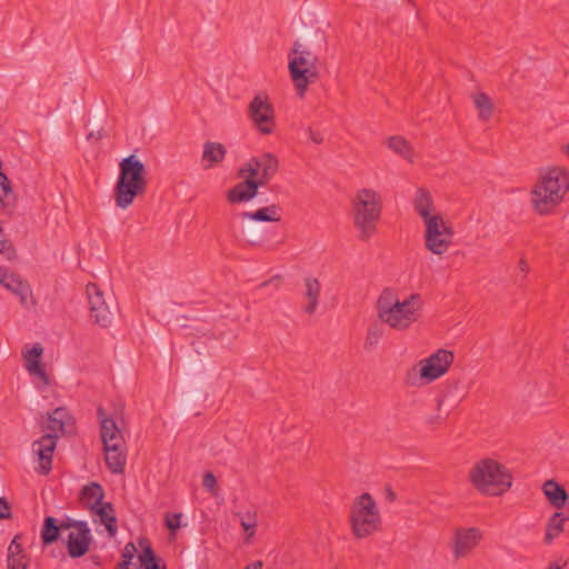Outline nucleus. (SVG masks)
<instances>
[{
    "mask_svg": "<svg viewBox=\"0 0 569 569\" xmlns=\"http://www.w3.org/2000/svg\"><path fill=\"white\" fill-rule=\"evenodd\" d=\"M92 541L91 530L86 527L79 531H71L67 539V550L71 558H80L84 556L90 548Z\"/></svg>",
    "mask_w": 569,
    "mask_h": 569,
    "instance_id": "nucleus-17",
    "label": "nucleus"
},
{
    "mask_svg": "<svg viewBox=\"0 0 569 569\" xmlns=\"http://www.w3.org/2000/svg\"><path fill=\"white\" fill-rule=\"evenodd\" d=\"M388 495H389V498H390L391 500H393V499H395V497H396V496H395V493H393L391 490H389Z\"/></svg>",
    "mask_w": 569,
    "mask_h": 569,
    "instance_id": "nucleus-50",
    "label": "nucleus"
},
{
    "mask_svg": "<svg viewBox=\"0 0 569 569\" xmlns=\"http://www.w3.org/2000/svg\"><path fill=\"white\" fill-rule=\"evenodd\" d=\"M131 569V568H130Z\"/></svg>",
    "mask_w": 569,
    "mask_h": 569,
    "instance_id": "nucleus-55",
    "label": "nucleus"
},
{
    "mask_svg": "<svg viewBox=\"0 0 569 569\" xmlns=\"http://www.w3.org/2000/svg\"><path fill=\"white\" fill-rule=\"evenodd\" d=\"M412 204L415 211L423 222L428 219L440 216V213L436 212L432 196L426 188L421 187L417 189Z\"/></svg>",
    "mask_w": 569,
    "mask_h": 569,
    "instance_id": "nucleus-19",
    "label": "nucleus"
},
{
    "mask_svg": "<svg viewBox=\"0 0 569 569\" xmlns=\"http://www.w3.org/2000/svg\"><path fill=\"white\" fill-rule=\"evenodd\" d=\"M241 527L248 532L247 540L253 537L257 527V515L248 512L241 518Z\"/></svg>",
    "mask_w": 569,
    "mask_h": 569,
    "instance_id": "nucleus-34",
    "label": "nucleus"
},
{
    "mask_svg": "<svg viewBox=\"0 0 569 569\" xmlns=\"http://www.w3.org/2000/svg\"><path fill=\"white\" fill-rule=\"evenodd\" d=\"M468 481L479 493L497 497L511 488L512 476L505 465L492 458H483L471 466Z\"/></svg>",
    "mask_w": 569,
    "mask_h": 569,
    "instance_id": "nucleus-3",
    "label": "nucleus"
},
{
    "mask_svg": "<svg viewBox=\"0 0 569 569\" xmlns=\"http://www.w3.org/2000/svg\"><path fill=\"white\" fill-rule=\"evenodd\" d=\"M530 268L528 262L525 259H520L518 264V271L521 274V280H523L527 277V273L529 272Z\"/></svg>",
    "mask_w": 569,
    "mask_h": 569,
    "instance_id": "nucleus-42",
    "label": "nucleus"
},
{
    "mask_svg": "<svg viewBox=\"0 0 569 569\" xmlns=\"http://www.w3.org/2000/svg\"><path fill=\"white\" fill-rule=\"evenodd\" d=\"M137 552V548L133 542H128L122 551V559L123 560H132L134 555Z\"/></svg>",
    "mask_w": 569,
    "mask_h": 569,
    "instance_id": "nucleus-41",
    "label": "nucleus"
},
{
    "mask_svg": "<svg viewBox=\"0 0 569 569\" xmlns=\"http://www.w3.org/2000/svg\"><path fill=\"white\" fill-rule=\"evenodd\" d=\"M10 271L7 267L0 266V283L3 284L8 277L10 276Z\"/></svg>",
    "mask_w": 569,
    "mask_h": 569,
    "instance_id": "nucleus-45",
    "label": "nucleus"
},
{
    "mask_svg": "<svg viewBox=\"0 0 569 569\" xmlns=\"http://www.w3.org/2000/svg\"><path fill=\"white\" fill-rule=\"evenodd\" d=\"M271 281H272V280H267V281L262 282V283H261V287H266V286H268Z\"/></svg>",
    "mask_w": 569,
    "mask_h": 569,
    "instance_id": "nucleus-51",
    "label": "nucleus"
},
{
    "mask_svg": "<svg viewBox=\"0 0 569 569\" xmlns=\"http://www.w3.org/2000/svg\"><path fill=\"white\" fill-rule=\"evenodd\" d=\"M248 116L261 134H271L276 128L274 110L266 94L253 97L248 107Z\"/></svg>",
    "mask_w": 569,
    "mask_h": 569,
    "instance_id": "nucleus-11",
    "label": "nucleus"
},
{
    "mask_svg": "<svg viewBox=\"0 0 569 569\" xmlns=\"http://www.w3.org/2000/svg\"><path fill=\"white\" fill-rule=\"evenodd\" d=\"M202 486L210 493L216 495V488H217V478H216V476L212 472H210V471L206 472L203 475Z\"/></svg>",
    "mask_w": 569,
    "mask_h": 569,
    "instance_id": "nucleus-38",
    "label": "nucleus"
},
{
    "mask_svg": "<svg viewBox=\"0 0 569 569\" xmlns=\"http://www.w3.org/2000/svg\"><path fill=\"white\" fill-rule=\"evenodd\" d=\"M381 518L378 506L369 493H362L355 501L350 510V526L352 533L361 539L379 529Z\"/></svg>",
    "mask_w": 569,
    "mask_h": 569,
    "instance_id": "nucleus-9",
    "label": "nucleus"
},
{
    "mask_svg": "<svg viewBox=\"0 0 569 569\" xmlns=\"http://www.w3.org/2000/svg\"><path fill=\"white\" fill-rule=\"evenodd\" d=\"M473 103L479 112L480 120L487 121L491 118L493 112V103L486 93H477L473 97Z\"/></svg>",
    "mask_w": 569,
    "mask_h": 569,
    "instance_id": "nucleus-31",
    "label": "nucleus"
},
{
    "mask_svg": "<svg viewBox=\"0 0 569 569\" xmlns=\"http://www.w3.org/2000/svg\"><path fill=\"white\" fill-rule=\"evenodd\" d=\"M321 284L315 277H307L305 279V292L303 296L307 299V303L303 305L302 310L308 315H313L318 308L320 298Z\"/></svg>",
    "mask_w": 569,
    "mask_h": 569,
    "instance_id": "nucleus-21",
    "label": "nucleus"
},
{
    "mask_svg": "<svg viewBox=\"0 0 569 569\" xmlns=\"http://www.w3.org/2000/svg\"><path fill=\"white\" fill-rule=\"evenodd\" d=\"M43 348L40 343H36L31 349L22 353L27 371L31 376L39 378L44 386H48L49 376L41 362Z\"/></svg>",
    "mask_w": 569,
    "mask_h": 569,
    "instance_id": "nucleus-16",
    "label": "nucleus"
},
{
    "mask_svg": "<svg viewBox=\"0 0 569 569\" xmlns=\"http://www.w3.org/2000/svg\"><path fill=\"white\" fill-rule=\"evenodd\" d=\"M566 152L569 156V144L566 146Z\"/></svg>",
    "mask_w": 569,
    "mask_h": 569,
    "instance_id": "nucleus-53",
    "label": "nucleus"
},
{
    "mask_svg": "<svg viewBox=\"0 0 569 569\" xmlns=\"http://www.w3.org/2000/svg\"><path fill=\"white\" fill-rule=\"evenodd\" d=\"M251 238H252V239L250 240L251 244L257 246V244H260V243L262 242V238H261L257 232H256V233H252V234H251Z\"/></svg>",
    "mask_w": 569,
    "mask_h": 569,
    "instance_id": "nucleus-47",
    "label": "nucleus"
},
{
    "mask_svg": "<svg viewBox=\"0 0 569 569\" xmlns=\"http://www.w3.org/2000/svg\"><path fill=\"white\" fill-rule=\"evenodd\" d=\"M11 517V506L6 498H0V520L10 519Z\"/></svg>",
    "mask_w": 569,
    "mask_h": 569,
    "instance_id": "nucleus-40",
    "label": "nucleus"
},
{
    "mask_svg": "<svg viewBox=\"0 0 569 569\" xmlns=\"http://www.w3.org/2000/svg\"><path fill=\"white\" fill-rule=\"evenodd\" d=\"M435 421H436V418L429 419V422H435Z\"/></svg>",
    "mask_w": 569,
    "mask_h": 569,
    "instance_id": "nucleus-54",
    "label": "nucleus"
},
{
    "mask_svg": "<svg viewBox=\"0 0 569 569\" xmlns=\"http://www.w3.org/2000/svg\"><path fill=\"white\" fill-rule=\"evenodd\" d=\"M569 190V173L553 167L543 172L531 191V203L539 214L550 213Z\"/></svg>",
    "mask_w": 569,
    "mask_h": 569,
    "instance_id": "nucleus-4",
    "label": "nucleus"
},
{
    "mask_svg": "<svg viewBox=\"0 0 569 569\" xmlns=\"http://www.w3.org/2000/svg\"><path fill=\"white\" fill-rule=\"evenodd\" d=\"M87 295L90 306V318L102 328L109 327L112 320V312L103 297V292L96 283H88Z\"/></svg>",
    "mask_w": 569,
    "mask_h": 569,
    "instance_id": "nucleus-13",
    "label": "nucleus"
},
{
    "mask_svg": "<svg viewBox=\"0 0 569 569\" xmlns=\"http://www.w3.org/2000/svg\"><path fill=\"white\" fill-rule=\"evenodd\" d=\"M257 167L259 177L257 180H243L227 191V200L231 203H242L252 200L260 187H264L277 173L279 168L278 158L270 152H264L258 157Z\"/></svg>",
    "mask_w": 569,
    "mask_h": 569,
    "instance_id": "nucleus-7",
    "label": "nucleus"
},
{
    "mask_svg": "<svg viewBox=\"0 0 569 569\" xmlns=\"http://www.w3.org/2000/svg\"><path fill=\"white\" fill-rule=\"evenodd\" d=\"M104 491L100 483L91 482L84 486L80 492V500L82 505L90 511L97 509L103 502Z\"/></svg>",
    "mask_w": 569,
    "mask_h": 569,
    "instance_id": "nucleus-24",
    "label": "nucleus"
},
{
    "mask_svg": "<svg viewBox=\"0 0 569 569\" xmlns=\"http://www.w3.org/2000/svg\"><path fill=\"white\" fill-rule=\"evenodd\" d=\"M144 164L134 156L123 158L119 163V177L114 186V202L120 209L130 207L134 199L147 191Z\"/></svg>",
    "mask_w": 569,
    "mask_h": 569,
    "instance_id": "nucleus-5",
    "label": "nucleus"
},
{
    "mask_svg": "<svg viewBox=\"0 0 569 569\" xmlns=\"http://www.w3.org/2000/svg\"><path fill=\"white\" fill-rule=\"evenodd\" d=\"M60 529L61 530H69V529H73L74 531H79L86 527H88L87 522L86 521H82V520H74V519H71V518H67L66 520H62L60 523Z\"/></svg>",
    "mask_w": 569,
    "mask_h": 569,
    "instance_id": "nucleus-36",
    "label": "nucleus"
},
{
    "mask_svg": "<svg viewBox=\"0 0 569 569\" xmlns=\"http://www.w3.org/2000/svg\"><path fill=\"white\" fill-rule=\"evenodd\" d=\"M60 531L61 529L58 520L52 516L46 517L40 535L42 545L50 546L54 543L59 539Z\"/></svg>",
    "mask_w": 569,
    "mask_h": 569,
    "instance_id": "nucleus-28",
    "label": "nucleus"
},
{
    "mask_svg": "<svg viewBox=\"0 0 569 569\" xmlns=\"http://www.w3.org/2000/svg\"><path fill=\"white\" fill-rule=\"evenodd\" d=\"M120 568L122 569H130L131 567V561L130 560H123L119 563Z\"/></svg>",
    "mask_w": 569,
    "mask_h": 569,
    "instance_id": "nucleus-48",
    "label": "nucleus"
},
{
    "mask_svg": "<svg viewBox=\"0 0 569 569\" xmlns=\"http://www.w3.org/2000/svg\"><path fill=\"white\" fill-rule=\"evenodd\" d=\"M29 561L30 559L28 555L7 557V567L8 569H27Z\"/></svg>",
    "mask_w": 569,
    "mask_h": 569,
    "instance_id": "nucleus-35",
    "label": "nucleus"
},
{
    "mask_svg": "<svg viewBox=\"0 0 569 569\" xmlns=\"http://www.w3.org/2000/svg\"><path fill=\"white\" fill-rule=\"evenodd\" d=\"M263 562L261 560H257L252 563H249L243 569H262Z\"/></svg>",
    "mask_w": 569,
    "mask_h": 569,
    "instance_id": "nucleus-46",
    "label": "nucleus"
},
{
    "mask_svg": "<svg viewBox=\"0 0 569 569\" xmlns=\"http://www.w3.org/2000/svg\"><path fill=\"white\" fill-rule=\"evenodd\" d=\"M97 416L100 422V432L103 447L126 442L116 421L108 417L102 407L97 409Z\"/></svg>",
    "mask_w": 569,
    "mask_h": 569,
    "instance_id": "nucleus-15",
    "label": "nucleus"
},
{
    "mask_svg": "<svg viewBox=\"0 0 569 569\" xmlns=\"http://www.w3.org/2000/svg\"><path fill=\"white\" fill-rule=\"evenodd\" d=\"M425 223V246L433 254L442 256L452 243L453 229L440 214L428 219Z\"/></svg>",
    "mask_w": 569,
    "mask_h": 569,
    "instance_id": "nucleus-10",
    "label": "nucleus"
},
{
    "mask_svg": "<svg viewBox=\"0 0 569 569\" xmlns=\"http://www.w3.org/2000/svg\"><path fill=\"white\" fill-rule=\"evenodd\" d=\"M21 539V535H16L12 539L11 543L8 547V555L7 557H16L20 555H27L22 548L21 542L19 541Z\"/></svg>",
    "mask_w": 569,
    "mask_h": 569,
    "instance_id": "nucleus-37",
    "label": "nucleus"
},
{
    "mask_svg": "<svg viewBox=\"0 0 569 569\" xmlns=\"http://www.w3.org/2000/svg\"><path fill=\"white\" fill-rule=\"evenodd\" d=\"M482 533L478 528H459L455 532L452 551L455 558L459 559L471 552L480 542Z\"/></svg>",
    "mask_w": 569,
    "mask_h": 569,
    "instance_id": "nucleus-14",
    "label": "nucleus"
},
{
    "mask_svg": "<svg viewBox=\"0 0 569 569\" xmlns=\"http://www.w3.org/2000/svg\"><path fill=\"white\" fill-rule=\"evenodd\" d=\"M352 220L359 239L367 241L377 232V224L382 213L381 196L373 189H359L352 200Z\"/></svg>",
    "mask_w": 569,
    "mask_h": 569,
    "instance_id": "nucleus-6",
    "label": "nucleus"
},
{
    "mask_svg": "<svg viewBox=\"0 0 569 569\" xmlns=\"http://www.w3.org/2000/svg\"><path fill=\"white\" fill-rule=\"evenodd\" d=\"M91 511L99 516L100 521L104 525L108 533L113 537L118 529L113 505L111 502H101L97 509Z\"/></svg>",
    "mask_w": 569,
    "mask_h": 569,
    "instance_id": "nucleus-26",
    "label": "nucleus"
},
{
    "mask_svg": "<svg viewBox=\"0 0 569 569\" xmlns=\"http://www.w3.org/2000/svg\"><path fill=\"white\" fill-rule=\"evenodd\" d=\"M180 519H181V515L180 513L168 515L166 517V526H167V528L174 532L177 529L180 528Z\"/></svg>",
    "mask_w": 569,
    "mask_h": 569,
    "instance_id": "nucleus-39",
    "label": "nucleus"
},
{
    "mask_svg": "<svg viewBox=\"0 0 569 569\" xmlns=\"http://www.w3.org/2000/svg\"><path fill=\"white\" fill-rule=\"evenodd\" d=\"M422 305L421 296L418 293H411L400 300L392 288H386L377 300V316L390 328L405 331L419 319Z\"/></svg>",
    "mask_w": 569,
    "mask_h": 569,
    "instance_id": "nucleus-1",
    "label": "nucleus"
},
{
    "mask_svg": "<svg viewBox=\"0 0 569 569\" xmlns=\"http://www.w3.org/2000/svg\"><path fill=\"white\" fill-rule=\"evenodd\" d=\"M567 518L562 512H555L549 519L546 528L545 541L551 543L563 531V525Z\"/></svg>",
    "mask_w": 569,
    "mask_h": 569,
    "instance_id": "nucleus-29",
    "label": "nucleus"
},
{
    "mask_svg": "<svg viewBox=\"0 0 569 569\" xmlns=\"http://www.w3.org/2000/svg\"><path fill=\"white\" fill-rule=\"evenodd\" d=\"M104 137L103 134V130H98L97 132H89L88 136H87V140L88 141H92V140H101L102 138Z\"/></svg>",
    "mask_w": 569,
    "mask_h": 569,
    "instance_id": "nucleus-44",
    "label": "nucleus"
},
{
    "mask_svg": "<svg viewBox=\"0 0 569 569\" xmlns=\"http://www.w3.org/2000/svg\"><path fill=\"white\" fill-rule=\"evenodd\" d=\"M73 426L74 419L64 407L56 408L52 412L48 413L47 423L43 427L47 432L32 443V450L39 460L37 471L40 475H48L50 472L57 439L71 432Z\"/></svg>",
    "mask_w": 569,
    "mask_h": 569,
    "instance_id": "nucleus-2",
    "label": "nucleus"
},
{
    "mask_svg": "<svg viewBox=\"0 0 569 569\" xmlns=\"http://www.w3.org/2000/svg\"><path fill=\"white\" fill-rule=\"evenodd\" d=\"M293 58L289 61V72L300 98L306 94L308 86L318 79L316 63L318 61L308 48L296 42L292 50Z\"/></svg>",
    "mask_w": 569,
    "mask_h": 569,
    "instance_id": "nucleus-8",
    "label": "nucleus"
},
{
    "mask_svg": "<svg viewBox=\"0 0 569 569\" xmlns=\"http://www.w3.org/2000/svg\"><path fill=\"white\" fill-rule=\"evenodd\" d=\"M240 217L260 222H278L281 220L280 207L278 204L262 207L253 212L246 211L240 213Z\"/></svg>",
    "mask_w": 569,
    "mask_h": 569,
    "instance_id": "nucleus-25",
    "label": "nucleus"
},
{
    "mask_svg": "<svg viewBox=\"0 0 569 569\" xmlns=\"http://www.w3.org/2000/svg\"><path fill=\"white\" fill-rule=\"evenodd\" d=\"M442 402H443V399H439V400H438V406H437V407H438V409H440V408H441Z\"/></svg>",
    "mask_w": 569,
    "mask_h": 569,
    "instance_id": "nucleus-52",
    "label": "nucleus"
},
{
    "mask_svg": "<svg viewBox=\"0 0 569 569\" xmlns=\"http://www.w3.org/2000/svg\"><path fill=\"white\" fill-rule=\"evenodd\" d=\"M542 491L548 502L556 509L563 508L568 501V493L566 489L553 479L545 481Z\"/></svg>",
    "mask_w": 569,
    "mask_h": 569,
    "instance_id": "nucleus-22",
    "label": "nucleus"
},
{
    "mask_svg": "<svg viewBox=\"0 0 569 569\" xmlns=\"http://www.w3.org/2000/svg\"><path fill=\"white\" fill-rule=\"evenodd\" d=\"M139 546L142 549L141 553L139 555V561L144 567V569H166L164 566H160L161 559L156 556L148 539H140Z\"/></svg>",
    "mask_w": 569,
    "mask_h": 569,
    "instance_id": "nucleus-27",
    "label": "nucleus"
},
{
    "mask_svg": "<svg viewBox=\"0 0 569 569\" xmlns=\"http://www.w3.org/2000/svg\"><path fill=\"white\" fill-rule=\"evenodd\" d=\"M387 146L397 154L412 162L413 150L411 144L400 136L390 137Z\"/></svg>",
    "mask_w": 569,
    "mask_h": 569,
    "instance_id": "nucleus-30",
    "label": "nucleus"
},
{
    "mask_svg": "<svg viewBox=\"0 0 569 569\" xmlns=\"http://www.w3.org/2000/svg\"><path fill=\"white\" fill-rule=\"evenodd\" d=\"M453 353L449 350L439 349L427 359L422 360L419 376L427 383L443 376L453 361Z\"/></svg>",
    "mask_w": 569,
    "mask_h": 569,
    "instance_id": "nucleus-12",
    "label": "nucleus"
},
{
    "mask_svg": "<svg viewBox=\"0 0 569 569\" xmlns=\"http://www.w3.org/2000/svg\"><path fill=\"white\" fill-rule=\"evenodd\" d=\"M226 154H227V149L224 148V146L222 143L207 141L203 144V151H202V157H201L202 162H203V168H206V169L212 168L216 164L222 162Z\"/></svg>",
    "mask_w": 569,
    "mask_h": 569,
    "instance_id": "nucleus-23",
    "label": "nucleus"
},
{
    "mask_svg": "<svg viewBox=\"0 0 569 569\" xmlns=\"http://www.w3.org/2000/svg\"><path fill=\"white\" fill-rule=\"evenodd\" d=\"M546 569H561V566H559L558 563H551L548 568Z\"/></svg>",
    "mask_w": 569,
    "mask_h": 569,
    "instance_id": "nucleus-49",
    "label": "nucleus"
},
{
    "mask_svg": "<svg viewBox=\"0 0 569 569\" xmlns=\"http://www.w3.org/2000/svg\"><path fill=\"white\" fill-rule=\"evenodd\" d=\"M385 330L381 325H372L369 327L366 341H365V348L367 350H372L376 348V346L379 343L381 338L383 337Z\"/></svg>",
    "mask_w": 569,
    "mask_h": 569,
    "instance_id": "nucleus-32",
    "label": "nucleus"
},
{
    "mask_svg": "<svg viewBox=\"0 0 569 569\" xmlns=\"http://www.w3.org/2000/svg\"><path fill=\"white\" fill-rule=\"evenodd\" d=\"M238 177L243 178V180H257L259 177V169L254 157L238 169Z\"/></svg>",
    "mask_w": 569,
    "mask_h": 569,
    "instance_id": "nucleus-33",
    "label": "nucleus"
},
{
    "mask_svg": "<svg viewBox=\"0 0 569 569\" xmlns=\"http://www.w3.org/2000/svg\"><path fill=\"white\" fill-rule=\"evenodd\" d=\"M309 138L312 142L320 144L323 141V137L320 132L313 131L311 128L308 129Z\"/></svg>",
    "mask_w": 569,
    "mask_h": 569,
    "instance_id": "nucleus-43",
    "label": "nucleus"
},
{
    "mask_svg": "<svg viewBox=\"0 0 569 569\" xmlns=\"http://www.w3.org/2000/svg\"><path fill=\"white\" fill-rule=\"evenodd\" d=\"M2 286L18 296L22 306L28 307L29 301H31L32 305L34 303L30 284L20 276L11 272Z\"/></svg>",
    "mask_w": 569,
    "mask_h": 569,
    "instance_id": "nucleus-20",
    "label": "nucleus"
},
{
    "mask_svg": "<svg viewBox=\"0 0 569 569\" xmlns=\"http://www.w3.org/2000/svg\"><path fill=\"white\" fill-rule=\"evenodd\" d=\"M104 460L108 469L114 473L120 475L124 471L127 462V446L126 442L103 447Z\"/></svg>",
    "mask_w": 569,
    "mask_h": 569,
    "instance_id": "nucleus-18",
    "label": "nucleus"
}]
</instances>
